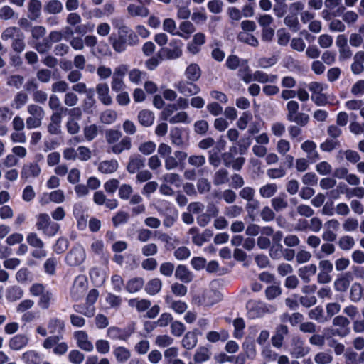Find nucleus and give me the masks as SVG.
<instances>
[{
	"label": "nucleus",
	"mask_w": 364,
	"mask_h": 364,
	"mask_svg": "<svg viewBox=\"0 0 364 364\" xmlns=\"http://www.w3.org/2000/svg\"><path fill=\"white\" fill-rule=\"evenodd\" d=\"M114 51L122 53L126 50L127 46H134L139 43L137 34L129 26L117 32V38H109Z\"/></svg>",
	"instance_id": "nucleus-1"
},
{
	"label": "nucleus",
	"mask_w": 364,
	"mask_h": 364,
	"mask_svg": "<svg viewBox=\"0 0 364 364\" xmlns=\"http://www.w3.org/2000/svg\"><path fill=\"white\" fill-rule=\"evenodd\" d=\"M122 133L118 129H109L105 132V139L108 144L112 146L122 138Z\"/></svg>",
	"instance_id": "nucleus-53"
},
{
	"label": "nucleus",
	"mask_w": 364,
	"mask_h": 364,
	"mask_svg": "<svg viewBox=\"0 0 364 364\" xmlns=\"http://www.w3.org/2000/svg\"><path fill=\"white\" fill-rule=\"evenodd\" d=\"M271 205L276 212H280L288 207V201L285 194H280L279 196L273 198L271 200Z\"/></svg>",
	"instance_id": "nucleus-38"
},
{
	"label": "nucleus",
	"mask_w": 364,
	"mask_h": 364,
	"mask_svg": "<svg viewBox=\"0 0 364 364\" xmlns=\"http://www.w3.org/2000/svg\"><path fill=\"white\" fill-rule=\"evenodd\" d=\"M163 29L172 36H181L180 31H176V23L173 18H165L163 21Z\"/></svg>",
	"instance_id": "nucleus-57"
},
{
	"label": "nucleus",
	"mask_w": 364,
	"mask_h": 364,
	"mask_svg": "<svg viewBox=\"0 0 364 364\" xmlns=\"http://www.w3.org/2000/svg\"><path fill=\"white\" fill-rule=\"evenodd\" d=\"M145 159L140 155H132L129 157L127 170L129 173H135L140 168L144 167Z\"/></svg>",
	"instance_id": "nucleus-22"
},
{
	"label": "nucleus",
	"mask_w": 364,
	"mask_h": 364,
	"mask_svg": "<svg viewBox=\"0 0 364 364\" xmlns=\"http://www.w3.org/2000/svg\"><path fill=\"white\" fill-rule=\"evenodd\" d=\"M164 299L168 308L176 314H182L188 308V305L186 302L181 300H175L171 296L167 295L165 296Z\"/></svg>",
	"instance_id": "nucleus-18"
},
{
	"label": "nucleus",
	"mask_w": 364,
	"mask_h": 364,
	"mask_svg": "<svg viewBox=\"0 0 364 364\" xmlns=\"http://www.w3.org/2000/svg\"><path fill=\"white\" fill-rule=\"evenodd\" d=\"M308 316L309 318L317 321L320 323L326 321V318L323 316V308L320 306L311 309L308 313Z\"/></svg>",
	"instance_id": "nucleus-62"
},
{
	"label": "nucleus",
	"mask_w": 364,
	"mask_h": 364,
	"mask_svg": "<svg viewBox=\"0 0 364 364\" xmlns=\"http://www.w3.org/2000/svg\"><path fill=\"white\" fill-rule=\"evenodd\" d=\"M144 280L141 277H134L127 281L125 289L130 293L134 294L139 291L144 287Z\"/></svg>",
	"instance_id": "nucleus-29"
},
{
	"label": "nucleus",
	"mask_w": 364,
	"mask_h": 364,
	"mask_svg": "<svg viewBox=\"0 0 364 364\" xmlns=\"http://www.w3.org/2000/svg\"><path fill=\"white\" fill-rule=\"evenodd\" d=\"M3 41L11 40V48L16 53H21L26 49L25 35L16 26H10L3 31L1 35Z\"/></svg>",
	"instance_id": "nucleus-2"
},
{
	"label": "nucleus",
	"mask_w": 364,
	"mask_h": 364,
	"mask_svg": "<svg viewBox=\"0 0 364 364\" xmlns=\"http://www.w3.org/2000/svg\"><path fill=\"white\" fill-rule=\"evenodd\" d=\"M210 356L211 352L210 350L207 347L200 346L197 348L193 356V360L196 363L201 364L208 361Z\"/></svg>",
	"instance_id": "nucleus-33"
},
{
	"label": "nucleus",
	"mask_w": 364,
	"mask_h": 364,
	"mask_svg": "<svg viewBox=\"0 0 364 364\" xmlns=\"http://www.w3.org/2000/svg\"><path fill=\"white\" fill-rule=\"evenodd\" d=\"M336 247L333 244L330 242H325L321 245L320 252L316 253V257L321 259L324 255H330L335 252Z\"/></svg>",
	"instance_id": "nucleus-59"
},
{
	"label": "nucleus",
	"mask_w": 364,
	"mask_h": 364,
	"mask_svg": "<svg viewBox=\"0 0 364 364\" xmlns=\"http://www.w3.org/2000/svg\"><path fill=\"white\" fill-rule=\"evenodd\" d=\"M29 342V338L24 334H17L9 341V347L12 350H20L25 348Z\"/></svg>",
	"instance_id": "nucleus-16"
},
{
	"label": "nucleus",
	"mask_w": 364,
	"mask_h": 364,
	"mask_svg": "<svg viewBox=\"0 0 364 364\" xmlns=\"http://www.w3.org/2000/svg\"><path fill=\"white\" fill-rule=\"evenodd\" d=\"M127 9L129 15L132 17H146L149 14L148 8L142 4H130Z\"/></svg>",
	"instance_id": "nucleus-28"
},
{
	"label": "nucleus",
	"mask_w": 364,
	"mask_h": 364,
	"mask_svg": "<svg viewBox=\"0 0 364 364\" xmlns=\"http://www.w3.org/2000/svg\"><path fill=\"white\" fill-rule=\"evenodd\" d=\"M86 255L84 248L77 245L72 248L65 257L66 263L71 267L81 264L85 259Z\"/></svg>",
	"instance_id": "nucleus-7"
},
{
	"label": "nucleus",
	"mask_w": 364,
	"mask_h": 364,
	"mask_svg": "<svg viewBox=\"0 0 364 364\" xmlns=\"http://www.w3.org/2000/svg\"><path fill=\"white\" fill-rule=\"evenodd\" d=\"M230 180L229 172L225 168H220L216 171L213 177V182L215 186H221L228 183Z\"/></svg>",
	"instance_id": "nucleus-34"
},
{
	"label": "nucleus",
	"mask_w": 364,
	"mask_h": 364,
	"mask_svg": "<svg viewBox=\"0 0 364 364\" xmlns=\"http://www.w3.org/2000/svg\"><path fill=\"white\" fill-rule=\"evenodd\" d=\"M202 70L200 66L195 63L189 64L184 70V76L187 80L197 82L200 80Z\"/></svg>",
	"instance_id": "nucleus-20"
},
{
	"label": "nucleus",
	"mask_w": 364,
	"mask_h": 364,
	"mask_svg": "<svg viewBox=\"0 0 364 364\" xmlns=\"http://www.w3.org/2000/svg\"><path fill=\"white\" fill-rule=\"evenodd\" d=\"M41 173L40 166L36 162L25 164L21 171V177L25 181L37 178Z\"/></svg>",
	"instance_id": "nucleus-11"
},
{
	"label": "nucleus",
	"mask_w": 364,
	"mask_h": 364,
	"mask_svg": "<svg viewBox=\"0 0 364 364\" xmlns=\"http://www.w3.org/2000/svg\"><path fill=\"white\" fill-rule=\"evenodd\" d=\"M179 29L181 31L180 37L188 39L190 36L196 31L194 25L188 21H183L179 25Z\"/></svg>",
	"instance_id": "nucleus-50"
},
{
	"label": "nucleus",
	"mask_w": 364,
	"mask_h": 364,
	"mask_svg": "<svg viewBox=\"0 0 364 364\" xmlns=\"http://www.w3.org/2000/svg\"><path fill=\"white\" fill-rule=\"evenodd\" d=\"M162 180L168 183L175 186L178 188L181 186L182 183L181 177L176 173H168L162 176Z\"/></svg>",
	"instance_id": "nucleus-56"
},
{
	"label": "nucleus",
	"mask_w": 364,
	"mask_h": 364,
	"mask_svg": "<svg viewBox=\"0 0 364 364\" xmlns=\"http://www.w3.org/2000/svg\"><path fill=\"white\" fill-rule=\"evenodd\" d=\"M277 190L278 186L276 183H267L259 188V193L262 198H269L275 195Z\"/></svg>",
	"instance_id": "nucleus-44"
},
{
	"label": "nucleus",
	"mask_w": 364,
	"mask_h": 364,
	"mask_svg": "<svg viewBox=\"0 0 364 364\" xmlns=\"http://www.w3.org/2000/svg\"><path fill=\"white\" fill-rule=\"evenodd\" d=\"M243 212V208L237 205L225 207L224 214L229 218H235L240 216Z\"/></svg>",
	"instance_id": "nucleus-63"
},
{
	"label": "nucleus",
	"mask_w": 364,
	"mask_h": 364,
	"mask_svg": "<svg viewBox=\"0 0 364 364\" xmlns=\"http://www.w3.org/2000/svg\"><path fill=\"white\" fill-rule=\"evenodd\" d=\"M87 282L84 276L77 277L70 289V296L73 300L78 301L82 298L87 291Z\"/></svg>",
	"instance_id": "nucleus-8"
},
{
	"label": "nucleus",
	"mask_w": 364,
	"mask_h": 364,
	"mask_svg": "<svg viewBox=\"0 0 364 364\" xmlns=\"http://www.w3.org/2000/svg\"><path fill=\"white\" fill-rule=\"evenodd\" d=\"M314 360L316 364H331L333 356L330 350L319 351L315 354Z\"/></svg>",
	"instance_id": "nucleus-42"
},
{
	"label": "nucleus",
	"mask_w": 364,
	"mask_h": 364,
	"mask_svg": "<svg viewBox=\"0 0 364 364\" xmlns=\"http://www.w3.org/2000/svg\"><path fill=\"white\" fill-rule=\"evenodd\" d=\"M291 355L296 358H301L310 352V348L305 346L304 341L300 337H294L291 343Z\"/></svg>",
	"instance_id": "nucleus-10"
},
{
	"label": "nucleus",
	"mask_w": 364,
	"mask_h": 364,
	"mask_svg": "<svg viewBox=\"0 0 364 364\" xmlns=\"http://www.w3.org/2000/svg\"><path fill=\"white\" fill-rule=\"evenodd\" d=\"M113 355L116 360L119 363L127 362L131 358V350L122 346H116L113 348Z\"/></svg>",
	"instance_id": "nucleus-25"
},
{
	"label": "nucleus",
	"mask_w": 364,
	"mask_h": 364,
	"mask_svg": "<svg viewBox=\"0 0 364 364\" xmlns=\"http://www.w3.org/2000/svg\"><path fill=\"white\" fill-rule=\"evenodd\" d=\"M36 218L37 230L42 231L44 235L53 237L58 232L60 228L59 224L52 221L48 213H39L36 216Z\"/></svg>",
	"instance_id": "nucleus-4"
},
{
	"label": "nucleus",
	"mask_w": 364,
	"mask_h": 364,
	"mask_svg": "<svg viewBox=\"0 0 364 364\" xmlns=\"http://www.w3.org/2000/svg\"><path fill=\"white\" fill-rule=\"evenodd\" d=\"M58 263V258L54 256L48 258L43 264L44 272L49 276H54L56 273Z\"/></svg>",
	"instance_id": "nucleus-40"
},
{
	"label": "nucleus",
	"mask_w": 364,
	"mask_h": 364,
	"mask_svg": "<svg viewBox=\"0 0 364 364\" xmlns=\"http://www.w3.org/2000/svg\"><path fill=\"white\" fill-rule=\"evenodd\" d=\"M183 43L179 39H172L168 47H163L159 51L161 58L166 60H176L183 55Z\"/></svg>",
	"instance_id": "nucleus-5"
},
{
	"label": "nucleus",
	"mask_w": 364,
	"mask_h": 364,
	"mask_svg": "<svg viewBox=\"0 0 364 364\" xmlns=\"http://www.w3.org/2000/svg\"><path fill=\"white\" fill-rule=\"evenodd\" d=\"M129 199V205L133 206L131 210L132 215L136 216L145 213L146 205L143 203V198L139 193L132 195Z\"/></svg>",
	"instance_id": "nucleus-13"
},
{
	"label": "nucleus",
	"mask_w": 364,
	"mask_h": 364,
	"mask_svg": "<svg viewBox=\"0 0 364 364\" xmlns=\"http://www.w3.org/2000/svg\"><path fill=\"white\" fill-rule=\"evenodd\" d=\"M363 296V287L358 282H355L351 285L350 290V299L353 302L359 301Z\"/></svg>",
	"instance_id": "nucleus-55"
},
{
	"label": "nucleus",
	"mask_w": 364,
	"mask_h": 364,
	"mask_svg": "<svg viewBox=\"0 0 364 364\" xmlns=\"http://www.w3.org/2000/svg\"><path fill=\"white\" fill-rule=\"evenodd\" d=\"M284 23L289 27L293 32H297L299 30V23L296 14H289L284 19Z\"/></svg>",
	"instance_id": "nucleus-58"
},
{
	"label": "nucleus",
	"mask_w": 364,
	"mask_h": 364,
	"mask_svg": "<svg viewBox=\"0 0 364 364\" xmlns=\"http://www.w3.org/2000/svg\"><path fill=\"white\" fill-rule=\"evenodd\" d=\"M118 166L119 164L115 159L105 160L98 164L97 169L102 173L111 174L117 170Z\"/></svg>",
	"instance_id": "nucleus-26"
},
{
	"label": "nucleus",
	"mask_w": 364,
	"mask_h": 364,
	"mask_svg": "<svg viewBox=\"0 0 364 364\" xmlns=\"http://www.w3.org/2000/svg\"><path fill=\"white\" fill-rule=\"evenodd\" d=\"M162 287V282L159 278H154L146 285L145 290L150 295H155L159 293Z\"/></svg>",
	"instance_id": "nucleus-47"
},
{
	"label": "nucleus",
	"mask_w": 364,
	"mask_h": 364,
	"mask_svg": "<svg viewBox=\"0 0 364 364\" xmlns=\"http://www.w3.org/2000/svg\"><path fill=\"white\" fill-rule=\"evenodd\" d=\"M53 301L54 296L53 292L49 290H46L43 294L39 296L38 306L43 310H47L50 308Z\"/></svg>",
	"instance_id": "nucleus-36"
},
{
	"label": "nucleus",
	"mask_w": 364,
	"mask_h": 364,
	"mask_svg": "<svg viewBox=\"0 0 364 364\" xmlns=\"http://www.w3.org/2000/svg\"><path fill=\"white\" fill-rule=\"evenodd\" d=\"M220 299V294L216 291L211 290L203 294L202 304L205 306H212Z\"/></svg>",
	"instance_id": "nucleus-46"
},
{
	"label": "nucleus",
	"mask_w": 364,
	"mask_h": 364,
	"mask_svg": "<svg viewBox=\"0 0 364 364\" xmlns=\"http://www.w3.org/2000/svg\"><path fill=\"white\" fill-rule=\"evenodd\" d=\"M338 245L341 250L349 251L355 246V242L352 236L344 235L339 238Z\"/></svg>",
	"instance_id": "nucleus-51"
},
{
	"label": "nucleus",
	"mask_w": 364,
	"mask_h": 364,
	"mask_svg": "<svg viewBox=\"0 0 364 364\" xmlns=\"http://www.w3.org/2000/svg\"><path fill=\"white\" fill-rule=\"evenodd\" d=\"M42 4L38 0H31L28 3V17L31 20L35 21L41 16Z\"/></svg>",
	"instance_id": "nucleus-35"
},
{
	"label": "nucleus",
	"mask_w": 364,
	"mask_h": 364,
	"mask_svg": "<svg viewBox=\"0 0 364 364\" xmlns=\"http://www.w3.org/2000/svg\"><path fill=\"white\" fill-rule=\"evenodd\" d=\"M21 358L26 364H40L41 355L35 350H28L22 354Z\"/></svg>",
	"instance_id": "nucleus-43"
},
{
	"label": "nucleus",
	"mask_w": 364,
	"mask_h": 364,
	"mask_svg": "<svg viewBox=\"0 0 364 364\" xmlns=\"http://www.w3.org/2000/svg\"><path fill=\"white\" fill-rule=\"evenodd\" d=\"M316 147V143L311 140H306L301 145V149L306 154V159L312 163L320 159Z\"/></svg>",
	"instance_id": "nucleus-12"
},
{
	"label": "nucleus",
	"mask_w": 364,
	"mask_h": 364,
	"mask_svg": "<svg viewBox=\"0 0 364 364\" xmlns=\"http://www.w3.org/2000/svg\"><path fill=\"white\" fill-rule=\"evenodd\" d=\"M173 87L181 95L186 97L197 95L201 90L196 82L187 79L178 80L174 83Z\"/></svg>",
	"instance_id": "nucleus-6"
},
{
	"label": "nucleus",
	"mask_w": 364,
	"mask_h": 364,
	"mask_svg": "<svg viewBox=\"0 0 364 364\" xmlns=\"http://www.w3.org/2000/svg\"><path fill=\"white\" fill-rule=\"evenodd\" d=\"M132 148V139L130 137L125 136L122 138L120 141L110 146V151L115 154H120L124 151H129Z\"/></svg>",
	"instance_id": "nucleus-23"
},
{
	"label": "nucleus",
	"mask_w": 364,
	"mask_h": 364,
	"mask_svg": "<svg viewBox=\"0 0 364 364\" xmlns=\"http://www.w3.org/2000/svg\"><path fill=\"white\" fill-rule=\"evenodd\" d=\"M49 108L53 111H61V112H67L68 109L61 105V102L60 101L59 97L53 94L49 97L48 101Z\"/></svg>",
	"instance_id": "nucleus-61"
},
{
	"label": "nucleus",
	"mask_w": 364,
	"mask_h": 364,
	"mask_svg": "<svg viewBox=\"0 0 364 364\" xmlns=\"http://www.w3.org/2000/svg\"><path fill=\"white\" fill-rule=\"evenodd\" d=\"M197 343L198 338L194 331L187 332L181 341L182 346L187 350H191L195 348Z\"/></svg>",
	"instance_id": "nucleus-37"
},
{
	"label": "nucleus",
	"mask_w": 364,
	"mask_h": 364,
	"mask_svg": "<svg viewBox=\"0 0 364 364\" xmlns=\"http://www.w3.org/2000/svg\"><path fill=\"white\" fill-rule=\"evenodd\" d=\"M96 92L100 101L105 105H110L112 98L109 94V88L106 82L98 83L96 85Z\"/></svg>",
	"instance_id": "nucleus-14"
},
{
	"label": "nucleus",
	"mask_w": 364,
	"mask_h": 364,
	"mask_svg": "<svg viewBox=\"0 0 364 364\" xmlns=\"http://www.w3.org/2000/svg\"><path fill=\"white\" fill-rule=\"evenodd\" d=\"M107 335L112 339L127 341L130 333H127L118 327H110L107 329Z\"/></svg>",
	"instance_id": "nucleus-41"
},
{
	"label": "nucleus",
	"mask_w": 364,
	"mask_h": 364,
	"mask_svg": "<svg viewBox=\"0 0 364 364\" xmlns=\"http://www.w3.org/2000/svg\"><path fill=\"white\" fill-rule=\"evenodd\" d=\"M247 308L248 309V314L250 318H255L262 316L265 313H271L275 311L276 309L274 306H269L256 302L254 301H250L247 304Z\"/></svg>",
	"instance_id": "nucleus-9"
},
{
	"label": "nucleus",
	"mask_w": 364,
	"mask_h": 364,
	"mask_svg": "<svg viewBox=\"0 0 364 364\" xmlns=\"http://www.w3.org/2000/svg\"><path fill=\"white\" fill-rule=\"evenodd\" d=\"M338 155L341 157H345L348 161L352 164H356L360 160V154L356 151L351 149L340 150Z\"/></svg>",
	"instance_id": "nucleus-54"
},
{
	"label": "nucleus",
	"mask_w": 364,
	"mask_h": 364,
	"mask_svg": "<svg viewBox=\"0 0 364 364\" xmlns=\"http://www.w3.org/2000/svg\"><path fill=\"white\" fill-rule=\"evenodd\" d=\"M175 277L176 279L184 283H189L193 280L192 273L185 265L182 264H180L176 267Z\"/></svg>",
	"instance_id": "nucleus-32"
},
{
	"label": "nucleus",
	"mask_w": 364,
	"mask_h": 364,
	"mask_svg": "<svg viewBox=\"0 0 364 364\" xmlns=\"http://www.w3.org/2000/svg\"><path fill=\"white\" fill-rule=\"evenodd\" d=\"M154 114L149 109H143L138 114L139 122L145 127L151 126L154 122Z\"/></svg>",
	"instance_id": "nucleus-30"
},
{
	"label": "nucleus",
	"mask_w": 364,
	"mask_h": 364,
	"mask_svg": "<svg viewBox=\"0 0 364 364\" xmlns=\"http://www.w3.org/2000/svg\"><path fill=\"white\" fill-rule=\"evenodd\" d=\"M169 136L171 144L176 146L184 148L188 145V141L183 138L182 129L178 127L171 129Z\"/></svg>",
	"instance_id": "nucleus-19"
},
{
	"label": "nucleus",
	"mask_w": 364,
	"mask_h": 364,
	"mask_svg": "<svg viewBox=\"0 0 364 364\" xmlns=\"http://www.w3.org/2000/svg\"><path fill=\"white\" fill-rule=\"evenodd\" d=\"M105 301L111 308L118 309L122 304V299L120 296L115 295L112 293H107Z\"/></svg>",
	"instance_id": "nucleus-64"
},
{
	"label": "nucleus",
	"mask_w": 364,
	"mask_h": 364,
	"mask_svg": "<svg viewBox=\"0 0 364 364\" xmlns=\"http://www.w3.org/2000/svg\"><path fill=\"white\" fill-rule=\"evenodd\" d=\"M44 12L48 14H58L63 10V6L59 0H50L44 5Z\"/></svg>",
	"instance_id": "nucleus-31"
},
{
	"label": "nucleus",
	"mask_w": 364,
	"mask_h": 364,
	"mask_svg": "<svg viewBox=\"0 0 364 364\" xmlns=\"http://www.w3.org/2000/svg\"><path fill=\"white\" fill-rule=\"evenodd\" d=\"M253 79L255 81H257L260 83H267V82H271L274 83L277 80V75H268L267 73L261 71V70H256L253 73Z\"/></svg>",
	"instance_id": "nucleus-39"
},
{
	"label": "nucleus",
	"mask_w": 364,
	"mask_h": 364,
	"mask_svg": "<svg viewBox=\"0 0 364 364\" xmlns=\"http://www.w3.org/2000/svg\"><path fill=\"white\" fill-rule=\"evenodd\" d=\"M289 333L288 327L281 324L277 327L275 334L272 337V346L279 348L282 346L284 336Z\"/></svg>",
	"instance_id": "nucleus-21"
},
{
	"label": "nucleus",
	"mask_w": 364,
	"mask_h": 364,
	"mask_svg": "<svg viewBox=\"0 0 364 364\" xmlns=\"http://www.w3.org/2000/svg\"><path fill=\"white\" fill-rule=\"evenodd\" d=\"M316 272V265L315 264H310L299 268L298 274L304 282L309 283L311 279V277L315 275Z\"/></svg>",
	"instance_id": "nucleus-24"
},
{
	"label": "nucleus",
	"mask_w": 364,
	"mask_h": 364,
	"mask_svg": "<svg viewBox=\"0 0 364 364\" xmlns=\"http://www.w3.org/2000/svg\"><path fill=\"white\" fill-rule=\"evenodd\" d=\"M353 277L350 272L339 276L334 282V289L338 292H345L348 289Z\"/></svg>",
	"instance_id": "nucleus-17"
},
{
	"label": "nucleus",
	"mask_w": 364,
	"mask_h": 364,
	"mask_svg": "<svg viewBox=\"0 0 364 364\" xmlns=\"http://www.w3.org/2000/svg\"><path fill=\"white\" fill-rule=\"evenodd\" d=\"M26 109L28 114V117L26 119L27 129H33L40 127L46 116L44 109L36 104H30Z\"/></svg>",
	"instance_id": "nucleus-3"
},
{
	"label": "nucleus",
	"mask_w": 364,
	"mask_h": 364,
	"mask_svg": "<svg viewBox=\"0 0 364 364\" xmlns=\"http://www.w3.org/2000/svg\"><path fill=\"white\" fill-rule=\"evenodd\" d=\"M48 328L50 333L61 336L65 331V321L58 318H52L49 320Z\"/></svg>",
	"instance_id": "nucleus-27"
},
{
	"label": "nucleus",
	"mask_w": 364,
	"mask_h": 364,
	"mask_svg": "<svg viewBox=\"0 0 364 364\" xmlns=\"http://www.w3.org/2000/svg\"><path fill=\"white\" fill-rule=\"evenodd\" d=\"M267 300H273L282 294V289L279 285H270L264 291Z\"/></svg>",
	"instance_id": "nucleus-60"
},
{
	"label": "nucleus",
	"mask_w": 364,
	"mask_h": 364,
	"mask_svg": "<svg viewBox=\"0 0 364 364\" xmlns=\"http://www.w3.org/2000/svg\"><path fill=\"white\" fill-rule=\"evenodd\" d=\"M28 101V95L23 92H18L14 96L11 106L16 109H21Z\"/></svg>",
	"instance_id": "nucleus-48"
},
{
	"label": "nucleus",
	"mask_w": 364,
	"mask_h": 364,
	"mask_svg": "<svg viewBox=\"0 0 364 364\" xmlns=\"http://www.w3.org/2000/svg\"><path fill=\"white\" fill-rule=\"evenodd\" d=\"M99 132V127L95 124L86 125L83 128V134L85 139L88 141H92L97 136Z\"/></svg>",
	"instance_id": "nucleus-52"
},
{
	"label": "nucleus",
	"mask_w": 364,
	"mask_h": 364,
	"mask_svg": "<svg viewBox=\"0 0 364 364\" xmlns=\"http://www.w3.org/2000/svg\"><path fill=\"white\" fill-rule=\"evenodd\" d=\"M74 338L77 341V346L83 350L90 352L94 347L88 340V335L84 331H77L74 333Z\"/></svg>",
	"instance_id": "nucleus-15"
},
{
	"label": "nucleus",
	"mask_w": 364,
	"mask_h": 364,
	"mask_svg": "<svg viewBox=\"0 0 364 364\" xmlns=\"http://www.w3.org/2000/svg\"><path fill=\"white\" fill-rule=\"evenodd\" d=\"M229 338L228 333L225 330L220 332L211 331L206 335V339L210 343H216L219 341H225Z\"/></svg>",
	"instance_id": "nucleus-45"
},
{
	"label": "nucleus",
	"mask_w": 364,
	"mask_h": 364,
	"mask_svg": "<svg viewBox=\"0 0 364 364\" xmlns=\"http://www.w3.org/2000/svg\"><path fill=\"white\" fill-rule=\"evenodd\" d=\"M96 101L93 97V90H89V94L86 95V97L83 100L82 108L84 112L92 114L93 109L95 107Z\"/></svg>",
	"instance_id": "nucleus-49"
}]
</instances>
